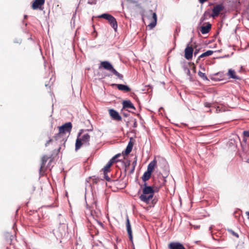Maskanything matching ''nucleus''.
<instances>
[{
  "mask_svg": "<svg viewBox=\"0 0 249 249\" xmlns=\"http://www.w3.org/2000/svg\"><path fill=\"white\" fill-rule=\"evenodd\" d=\"M143 186L142 194L140 196V198L142 201L148 203L154 196V190L152 186H147L145 182L144 183Z\"/></svg>",
  "mask_w": 249,
  "mask_h": 249,
  "instance_id": "nucleus-1",
  "label": "nucleus"
},
{
  "mask_svg": "<svg viewBox=\"0 0 249 249\" xmlns=\"http://www.w3.org/2000/svg\"><path fill=\"white\" fill-rule=\"evenodd\" d=\"M100 65L104 69L109 71L113 73L115 75L117 76L119 79L122 80L123 79V75L118 72L113 67L112 65L107 61H104L101 62Z\"/></svg>",
  "mask_w": 249,
  "mask_h": 249,
  "instance_id": "nucleus-2",
  "label": "nucleus"
},
{
  "mask_svg": "<svg viewBox=\"0 0 249 249\" xmlns=\"http://www.w3.org/2000/svg\"><path fill=\"white\" fill-rule=\"evenodd\" d=\"M54 138V141H53L52 139L50 138V139L46 142L45 143V146H48L50 142H55L56 144H58L59 145L64 144L67 141L66 137L64 136V135L61 134L59 132L55 135Z\"/></svg>",
  "mask_w": 249,
  "mask_h": 249,
  "instance_id": "nucleus-3",
  "label": "nucleus"
},
{
  "mask_svg": "<svg viewBox=\"0 0 249 249\" xmlns=\"http://www.w3.org/2000/svg\"><path fill=\"white\" fill-rule=\"evenodd\" d=\"M72 128V124L68 122L59 127V133L64 135L66 133H70Z\"/></svg>",
  "mask_w": 249,
  "mask_h": 249,
  "instance_id": "nucleus-4",
  "label": "nucleus"
},
{
  "mask_svg": "<svg viewBox=\"0 0 249 249\" xmlns=\"http://www.w3.org/2000/svg\"><path fill=\"white\" fill-rule=\"evenodd\" d=\"M224 6L222 4H217L212 9V17L213 18L218 16L221 11L223 10Z\"/></svg>",
  "mask_w": 249,
  "mask_h": 249,
  "instance_id": "nucleus-5",
  "label": "nucleus"
},
{
  "mask_svg": "<svg viewBox=\"0 0 249 249\" xmlns=\"http://www.w3.org/2000/svg\"><path fill=\"white\" fill-rule=\"evenodd\" d=\"M94 207L95 208V210H90V214L94 219H96L101 216V213L100 210L97 208L96 202H94L92 205V208L94 209Z\"/></svg>",
  "mask_w": 249,
  "mask_h": 249,
  "instance_id": "nucleus-6",
  "label": "nucleus"
},
{
  "mask_svg": "<svg viewBox=\"0 0 249 249\" xmlns=\"http://www.w3.org/2000/svg\"><path fill=\"white\" fill-rule=\"evenodd\" d=\"M193 54V49L188 44L185 49V58L187 60H190L192 58Z\"/></svg>",
  "mask_w": 249,
  "mask_h": 249,
  "instance_id": "nucleus-7",
  "label": "nucleus"
},
{
  "mask_svg": "<svg viewBox=\"0 0 249 249\" xmlns=\"http://www.w3.org/2000/svg\"><path fill=\"white\" fill-rule=\"evenodd\" d=\"M111 86H115L117 88L121 91H124L127 92L131 90V89L126 85L121 84H112Z\"/></svg>",
  "mask_w": 249,
  "mask_h": 249,
  "instance_id": "nucleus-8",
  "label": "nucleus"
},
{
  "mask_svg": "<svg viewBox=\"0 0 249 249\" xmlns=\"http://www.w3.org/2000/svg\"><path fill=\"white\" fill-rule=\"evenodd\" d=\"M109 113L111 118L116 121H121L122 117L119 113L114 109H110L109 110Z\"/></svg>",
  "mask_w": 249,
  "mask_h": 249,
  "instance_id": "nucleus-9",
  "label": "nucleus"
},
{
  "mask_svg": "<svg viewBox=\"0 0 249 249\" xmlns=\"http://www.w3.org/2000/svg\"><path fill=\"white\" fill-rule=\"evenodd\" d=\"M169 249H185L182 244L178 242L170 243L168 245Z\"/></svg>",
  "mask_w": 249,
  "mask_h": 249,
  "instance_id": "nucleus-10",
  "label": "nucleus"
},
{
  "mask_svg": "<svg viewBox=\"0 0 249 249\" xmlns=\"http://www.w3.org/2000/svg\"><path fill=\"white\" fill-rule=\"evenodd\" d=\"M123 109H127L129 112H131V111L128 110V109H132L135 110V107L134 105L132 103V102L130 100H124L123 102Z\"/></svg>",
  "mask_w": 249,
  "mask_h": 249,
  "instance_id": "nucleus-11",
  "label": "nucleus"
},
{
  "mask_svg": "<svg viewBox=\"0 0 249 249\" xmlns=\"http://www.w3.org/2000/svg\"><path fill=\"white\" fill-rule=\"evenodd\" d=\"M84 131L83 129H81L78 133V138H77L75 142V149L76 151H77L81 147L82 144H83V142L82 141L81 139L79 138V137L82 134V132Z\"/></svg>",
  "mask_w": 249,
  "mask_h": 249,
  "instance_id": "nucleus-12",
  "label": "nucleus"
},
{
  "mask_svg": "<svg viewBox=\"0 0 249 249\" xmlns=\"http://www.w3.org/2000/svg\"><path fill=\"white\" fill-rule=\"evenodd\" d=\"M126 230H127V233L128 234L129 238L130 240L132 241V239H133L132 231V229H131L130 222V221H129L128 217H127V218H126Z\"/></svg>",
  "mask_w": 249,
  "mask_h": 249,
  "instance_id": "nucleus-13",
  "label": "nucleus"
},
{
  "mask_svg": "<svg viewBox=\"0 0 249 249\" xmlns=\"http://www.w3.org/2000/svg\"><path fill=\"white\" fill-rule=\"evenodd\" d=\"M132 138H131L130 141L123 154L125 156L128 155L132 151L133 146V142H132Z\"/></svg>",
  "mask_w": 249,
  "mask_h": 249,
  "instance_id": "nucleus-14",
  "label": "nucleus"
},
{
  "mask_svg": "<svg viewBox=\"0 0 249 249\" xmlns=\"http://www.w3.org/2000/svg\"><path fill=\"white\" fill-rule=\"evenodd\" d=\"M80 139L83 142V145L85 146L89 145L90 135L88 133L84 134Z\"/></svg>",
  "mask_w": 249,
  "mask_h": 249,
  "instance_id": "nucleus-15",
  "label": "nucleus"
},
{
  "mask_svg": "<svg viewBox=\"0 0 249 249\" xmlns=\"http://www.w3.org/2000/svg\"><path fill=\"white\" fill-rule=\"evenodd\" d=\"M45 2V0H35L33 4L32 8L33 9H37L43 5Z\"/></svg>",
  "mask_w": 249,
  "mask_h": 249,
  "instance_id": "nucleus-16",
  "label": "nucleus"
},
{
  "mask_svg": "<svg viewBox=\"0 0 249 249\" xmlns=\"http://www.w3.org/2000/svg\"><path fill=\"white\" fill-rule=\"evenodd\" d=\"M110 23L111 26L113 28L115 31H117L118 28L117 22L115 18L112 16V17L108 20Z\"/></svg>",
  "mask_w": 249,
  "mask_h": 249,
  "instance_id": "nucleus-17",
  "label": "nucleus"
},
{
  "mask_svg": "<svg viewBox=\"0 0 249 249\" xmlns=\"http://www.w3.org/2000/svg\"><path fill=\"white\" fill-rule=\"evenodd\" d=\"M212 25L210 23H208L206 26H202L201 27V32L203 34H206L209 32L211 29Z\"/></svg>",
  "mask_w": 249,
  "mask_h": 249,
  "instance_id": "nucleus-18",
  "label": "nucleus"
},
{
  "mask_svg": "<svg viewBox=\"0 0 249 249\" xmlns=\"http://www.w3.org/2000/svg\"><path fill=\"white\" fill-rule=\"evenodd\" d=\"M156 164L157 160L155 159L151 161L148 165L147 171L152 173Z\"/></svg>",
  "mask_w": 249,
  "mask_h": 249,
  "instance_id": "nucleus-19",
  "label": "nucleus"
},
{
  "mask_svg": "<svg viewBox=\"0 0 249 249\" xmlns=\"http://www.w3.org/2000/svg\"><path fill=\"white\" fill-rule=\"evenodd\" d=\"M228 76L232 79L240 80L241 78L235 74V71L232 69H229L228 72Z\"/></svg>",
  "mask_w": 249,
  "mask_h": 249,
  "instance_id": "nucleus-20",
  "label": "nucleus"
},
{
  "mask_svg": "<svg viewBox=\"0 0 249 249\" xmlns=\"http://www.w3.org/2000/svg\"><path fill=\"white\" fill-rule=\"evenodd\" d=\"M151 175L152 173L151 172H149L147 171L145 172L142 177L143 181L146 182L147 180H148L150 178Z\"/></svg>",
  "mask_w": 249,
  "mask_h": 249,
  "instance_id": "nucleus-21",
  "label": "nucleus"
},
{
  "mask_svg": "<svg viewBox=\"0 0 249 249\" xmlns=\"http://www.w3.org/2000/svg\"><path fill=\"white\" fill-rule=\"evenodd\" d=\"M213 53V51L212 50H208L204 53H202L199 56L197 62L198 60H199L201 58H203L206 56H210L212 55Z\"/></svg>",
  "mask_w": 249,
  "mask_h": 249,
  "instance_id": "nucleus-22",
  "label": "nucleus"
},
{
  "mask_svg": "<svg viewBox=\"0 0 249 249\" xmlns=\"http://www.w3.org/2000/svg\"><path fill=\"white\" fill-rule=\"evenodd\" d=\"M48 159V158L46 156H44L42 157V159H41V166H40V169H39L40 174L41 173L42 169L44 167Z\"/></svg>",
  "mask_w": 249,
  "mask_h": 249,
  "instance_id": "nucleus-23",
  "label": "nucleus"
},
{
  "mask_svg": "<svg viewBox=\"0 0 249 249\" xmlns=\"http://www.w3.org/2000/svg\"><path fill=\"white\" fill-rule=\"evenodd\" d=\"M112 17V16L108 13H104L100 16H99V18H103L107 20L110 19Z\"/></svg>",
  "mask_w": 249,
  "mask_h": 249,
  "instance_id": "nucleus-24",
  "label": "nucleus"
},
{
  "mask_svg": "<svg viewBox=\"0 0 249 249\" xmlns=\"http://www.w3.org/2000/svg\"><path fill=\"white\" fill-rule=\"evenodd\" d=\"M167 177V176H160L159 179H160V186H163L164 184L165 183L166 180V178Z\"/></svg>",
  "mask_w": 249,
  "mask_h": 249,
  "instance_id": "nucleus-25",
  "label": "nucleus"
},
{
  "mask_svg": "<svg viewBox=\"0 0 249 249\" xmlns=\"http://www.w3.org/2000/svg\"><path fill=\"white\" fill-rule=\"evenodd\" d=\"M5 237L7 238V242H9L10 244H11L12 240L14 238L13 235L7 232L5 234Z\"/></svg>",
  "mask_w": 249,
  "mask_h": 249,
  "instance_id": "nucleus-26",
  "label": "nucleus"
},
{
  "mask_svg": "<svg viewBox=\"0 0 249 249\" xmlns=\"http://www.w3.org/2000/svg\"><path fill=\"white\" fill-rule=\"evenodd\" d=\"M198 75L203 80H208V79L205 73L199 71L198 72Z\"/></svg>",
  "mask_w": 249,
  "mask_h": 249,
  "instance_id": "nucleus-27",
  "label": "nucleus"
},
{
  "mask_svg": "<svg viewBox=\"0 0 249 249\" xmlns=\"http://www.w3.org/2000/svg\"><path fill=\"white\" fill-rule=\"evenodd\" d=\"M112 163L111 162H109V161L107 162V165L104 167L103 170L104 172H107L109 171V169L110 167V166L112 165Z\"/></svg>",
  "mask_w": 249,
  "mask_h": 249,
  "instance_id": "nucleus-28",
  "label": "nucleus"
},
{
  "mask_svg": "<svg viewBox=\"0 0 249 249\" xmlns=\"http://www.w3.org/2000/svg\"><path fill=\"white\" fill-rule=\"evenodd\" d=\"M184 70L186 73L187 75L190 77V79L191 81L192 80V77L191 75V72L189 69L187 67H184Z\"/></svg>",
  "mask_w": 249,
  "mask_h": 249,
  "instance_id": "nucleus-29",
  "label": "nucleus"
},
{
  "mask_svg": "<svg viewBox=\"0 0 249 249\" xmlns=\"http://www.w3.org/2000/svg\"><path fill=\"white\" fill-rule=\"evenodd\" d=\"M150 15H152V18L154 21H157V17L156 13L153 12L152 10H150L149 11Z\"/></svg>",
  "mask_w": 249,
  "mask_h": 249,
  "instance_id": "nucleus-30",
  "label": "nucleus"
},
{
  "mask_svg": "<svg viewBox=\"0 0 249 249\" xmlns=\"http://www.w3.org/2000/svg\"><path fill=\"white\" fill-rule=\"evenodd\" d=\"M157 24V21H152L149 25H148V26L150 28H153L154 27H155L156 26Z\"/></svg>",
  "mask_w": 249,
  "mask_h": 249,
  "instance_id": "nucleus-31",
  "label": "nucleus"
},
{
  "mask_svg": "<svg viewBox=\"0 0 249 249\" xmlns=\"http://www.w3.org/2000/svg\"><path fill=\"white\" fill-rule=\"evenodd\" d=\"M92 179L93 182L95 183H97L100 180V178L96 176H93Z\"/></svg>",
  "mask_w": 249,
  "mask_h": 249,
  "instance_id": "nucleus-32",
  "label": "nucleus"
},
{
  "mask_svg": "<svg viewBox=\"0 0 249 249\" xmlns=\"http://www.w3.org/2000/svg\"><path fill=\"white\" fill-rule=\"evenodd\" d=\"M228 231L230 232H231L233 235L235 236V237H236L237 238L239 237L238 234L236 232H234L233 230H232L231 229H229V230H228Z\"/></svg>",
  "mask_w": 249,
  "mask_h": 249,
  "instance_id": "nucleus-33",
  "label": "nucleus"
},
{
  "mask_svg": "<svg viewBox=\"0 0 249 249\" xmlns=\"http://www.w3.org/2000/svg\"><path fill=\"white\" fill-rule=\"evenodd\" d=\"M120 161V160H116L114 157H112L109 160V162H111V163L113 164L114 162H116L117 161Z\"/></svg>",
  "mask_w": 249,
  "mask_h": 249,
  "instance_id": "nucleus-34",
  "label": "nucleus"
},
{
  "mask_svg": "<svg viewBox=\"0 0 249 249\" xmlns=\"http://www.w3.org/2000/svg\"><path fill=\"white\" fill-rule=\"evenodd\" d=\"M104 178L107 181H110L111 179L108 177V176L107 175V172H104Z\"/></svg>",
  "mask_w": 249,
  "mask_h": 249,
  "instance_id": "nucleus-35",
  "label": "nucleus"
},
{
  "mask_svg": "<svg viewBox=\"0 0 249 249\" xmlns=\"http://www.w3.org/2000/svg\"><path fill=\"white\" fill-rule=\"evenodd\" d=\"M88 3L89 4H95L96 3V0H89Z\"/></svg>",
  "mask_w": 249,
  "mask_h": 249,
  "instance_id": "nucleus-36",
  "label": "nucleus"
},
{
  "mask_svg": "<svg viewBox=\"0 0 249 249\" xmlns=\"http://www.w3.org/2000/svg\"><path fill=\"white\" fill-rule=\"evenodd\" d=\"M243 134L245 137H249V131H244L243 132Z\"/></svg>",
  "mask_w": 249,
  "mask_h": 249,
  "instance_id": "nucleus-37",
  "label": "nucleus"
},
{
  "mask_svg": "<svg viewBox=\"0 0 249 249\" xmlns=\"http://www.w3.org/2000/svg\"><path fill=\"white\" fill-rule=\"evenodd\" d=\"M14 42L15 43L20 44L21 42V40L20 39L16 38L14 39Z\"/></svg>",
  "mask_w": 249,
  "mask_h": 249,
  "instance_id": "nucleus-38",
  "label": "nucleus"
},
{
  "mask_svg": "<svg viewBox=\"0 0 249 249\" xmlns=\"http://www.w3.org/2000/svg\"><path fill=\"white\" fill-rule=\"evenodd\" d=\"M133 127L134 128H136V127H137V123L136 119H134V120H133Z\"/></svg>",
  "mask_w": 249,
  "mask_h": 249,
  "instance_id": "nucleus-39",
  "label": "nucleus"
},
{
  "mask_svg": "<svg viewBox=\"0 0 249 249\" xmlns=\"http://www.w3.org/2000/svg\"><path fill=\"white\" fill-rule=\"evenodd\" d=\"M204 106L206 107H210L211 106V105L209 103L206 102V103H204Z\"/></svg>",
  "mask_w": 249,
  "mask_h": 249,
  "instance_id": "nucleus-40",
  "label": "nucleus"
},
{
  "mask_svg": "<svg viewBox=\"0 0 249 249\" xmlns=\"http://www.w3.org/2000/svg\"><path fill=\"white\" fill-rule=\"evenodd\" d=\"M199 52V50L196 49L194 53V56H196Z\"/></svg>",
  "mask_w": 249,
  "mask_h": 249,
  "instance_id": "nucleus-41",
  "label": "nucleus"
},
{
  "mask_svg": "<svg viewBox=\"0 0 249 249\" xmlns=\"http://www.w3.org/2000/svg\"><path fill=\"white\" fill-rule=\"evenodd\" d=\"M135 170V166H133L130 171V174H132Z\"/></svg>",
  "mask_w": 249,
  "mask_h": 249,
  "instance_id": "nucleus-42",
  "label": "nucleus"
},
{
  "mask_svg": "<svg viewBox=\"0 0 249 249\" xmlns=\"http://www.w3.org/2000/svg\"><path fill=\"white\" fill-rule=\"evenodd\" d=\"M121 154L120 153H119V154H116V155H115V156H114V157L116 159H117V158H118V157H120V156H121Z\"/></svg>",
  "mask_w": 249,
  "mask_h": 249,
  "instance_id": "nucleus-43",
  "label": "nucleus"
},
{
  "mask_svg": "<svg viewBox=\"0 0 249 249\" xmlns=\"http://www.w3.org/2000/svg\"><path fill=\"white\" fill-rule=\"evenodd\" d=\"M122 114L124 117H126L129 115V114L128 113H126V112H123Z\"/></svg>",
  "mask_w": 249,
  "mask_h": 249,
  "instance_id": "nucleus-44",
  "label": "nucleus"
},
{
  "mask_svg": "<svg viewBox=\"0 0 249 249\" xmlns=\"http://www.w3.org/2000/svg\"><path fill=\"white\" fill-rule=\"evenodd\" d=\"M199 2L201 3H203L204 2L208 1V0H198Z\"/></svg>",
  "mask_w": 249,
  "mask_h": 249,
  "instance_id": "nucleus-45",
  "label": "nucleus"
},
{
  "mask_svg": "<svg viewBox=\"0 0 249 249\" xmlns=\"http://www.w3.org/2000/svg\"><path fill=\"white\" fill-rule=\"evenodd\" d=\"M246 214H247V215H248V219H249V212H247L246 213Z\"/></svg>",
  "mask_w": 249,
  "mask_h": 249,
  "instance_id": "nucleus-46",
  "label": "nucleus"
},
{
  "mask_svg": "<svg viewBox=\"0 0 249 249\" xmlns=\"http://www.w3.org/2000/svg\"><path fill=\"white\" fill-rule=\"evenodd\" d=\"M93 35H94L95 37H96L97 36V34L96 33H93Z\"/></svg>",
  "mask_w": 249,
  "mask_h": 249,
  "instance_id": "nucleus-47",
  "label": "nucleus"
},
{
  "mask_svg": "<svg viewBox=\"0 0 249 249\" xmlns=\"http://www.w3.org/2000/svg\"><path fill=\"white\" fill-rule=\"evenodd\" d=\"M98 223L100 224V225H101V226H103V224L102 222H100V221H98Z\"/></svg>",
  "mask_w": 249,
  "mask_h": 249,
  "instance_id": "nucleus-48",
  "label": "nucleus"
},
{
  "mask_svg": "<svg viewBox=\"0 0 249 249\" xmlns=\"http://www.w3.org/2000/svg\"><path fill=\"white\" fill-rule=\"evenodd\" d=\"M213 229V225H211L210 227H209V231H211Z\"/></svg>",
  "mask_w": 249,
  "mask_h": 249,
  "instance_id": "nucleus-49",
  "label": "nucleus"
},
{
  "mask_svg": "<svg viewBox=\"0 0 249 249\" xmlns=\"http://www.w3.org/2000/svg\"><path fill=\"white\" fill-rule=\"evenodd\" d=\"M223 248H224L223 247H217L215 249H222Z\"/></svg>",
  "mask_w": 249,
  "mask_h": 249,
  "instance_id": "nucleus-50",
  "label": "nucleus"
},
{
  "mask_svg": "<svg viewBox=\"0 0 249 249\" xmlns=\"http://www.w3.org/2000/svg\"><path fill=\"white\" fill-rule=\"evenodd\" d=\"M27 17H28V16H27V15H24V19H26V18H27Z\"/></svg>",
  "mask_w": 249,
  "mask_h": 249,
  "instance_id": "nucleus-51",
  "label": "nucleus"
},
{
  "mask_svg": "<svg viewBox=\"0 0 249 249\" xmlns=\"http://www.w3.org/2000/svg\"><path fill=\"white\" fill-rule=\"evenodd\" d=\"M247 162L248 163H249V158L247 160Z\"/></svg>",
  "mask_w": 249,
  "mask_h": 249,
  "instance_id": "nucleus-52",
  "label": "nucleus"
},
{
  "mask_svg": "<svg viewBox=\"0 0 249 249\" xmlns=\"http://www.w3.org/2000/svg\"><path fill=\"white\" fill-rule=\"evenodd\" d=\"M199 241H196L195 243H196V244H198V243L199 242Z\"/></svg>",
  "mask_w": 249,
  "mask_h": 249,
  "instance_id": "nucleus-53",
  "label": "nucleus"
},
{
  "mask_svg": "<svg viewBox=\"0 0 249 249\" xmlns=\"http://www.w3.org/2000/svg\"><path fill=\"white\" fill-rule=\"evenodd\" d=\"M126 125L128 126V122L126 123Z\"/></svg>",
  "mask_w": 249,
  "mask_h": 249,
  "instance_id": "nucleus-54",
  "label": "nucleus"
},
{
  "mask_svg": "<svg viewBox=\"0 0 249 249\" xmlns=\"http://www.w3.org/2000/svg\"><path fill=\"white\" fill-rule=\"evenodd\" d=\"M45 86H46V87H47V86H48V85H47V84H45Z\"/></svg>",
  "mask_w": 249,
  "mask_h": 249,
  "instance_id": "nucleus-55",
  "label": "nucleus"
}]
</instances>
